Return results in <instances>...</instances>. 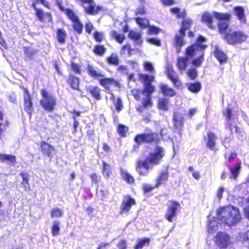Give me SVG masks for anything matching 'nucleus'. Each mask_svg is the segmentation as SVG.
<instances>
[{"instance_id": "obj_31", "label": "nucleus", "mask_w": 249, "mask_h": 249, "mask_svg": "<svg viewBox=\"0 0 249 249\" xmlns=\"http://www.w3.org/2000/svg\"><path fill=\"white\" fill-rule=\"evenodd\" d=\"M19 175L22 178L21 184L24 188L25 190L29 191L30 189V185L29 183V175L25 171H22L19 173Z\"/></svg>"}, {"instance_id": "obj_41", "label": "nucleus", "mask_w": 249, "mask_h": 249, "mask_svg": "<svg viewBox=\"0 0 249 249\" xmlns=\"http://www.w3.org/2000/svg\"><path fill=\"white\" fill-rule=\"evenodd\" d=\"M102 173L106 178H108L112 174L111 166L104 160L102 161Z\"/></svg>"}, {"instance_id": "obj_38", "label": "nucleus", "mask_w": 249, "mask_h": 249, "mask_svg": "<svg viewBox=\"0 0 249 249\" xmlns=\"http://www.w3.org/2000/svg\"><path fill=\"white\" fill-rule=\"evenodd\" d=\"M107 49L104 45L100 44L94 45L92 52L93 53L98 56H103L106 53Z\"/></svg>"}, {"instance_id": "obj_48", "label": "nucleus", "mask_w": 249, "mask_h": 249, "mask_svg": "<svg viewBox=\"0 0 249 249\" xmlns=\"http://www.w3.org/2000/svg\"><path fill=\"white\" fill-rule=\"evenodd\" d=\"M117 131L121 137H125L128 131V127L123 124H119L117 127Z\"/></svg>"}, {"instance_id": "obj_1", "label": "nucleus", "mask_w": 249, "mask_h": 249, "mask_svg": "<svg viewBox=\"0 0 249 249\" xmlns=\"http://www.w3.org/2000/svg\"><path fill=\"white\" fill-rule=\"evenodd\" d=\"M140 78L143 84V89H133L131 90L130 93L137 101L141 99L142 95H145V97L142 100V105L137 108L138 111L142 112L144 108L153 106L151 95L155 91L156 89L154 86L152 85V82L154 81L155 76L146 74H141Z\"/></svg>"}, {"instance_id": "obj_34", "label": "nucleus", "mask_w": 249, "mask_h": 249, "mask_svg": "<svg viewBox=\"0 0 249 249\" xmlns=\"http://www.w3.org/2000/svg\"><path fill=\"white\" fill-rule=\"evenodd\" d=\"M67 35L65 30L63 28H58L56 31V37L57 41L60 44L66 42Z\"/></svg>"}, {"instance_id": "obj_53", "label": "nucleus", "mask_w": 249, "mask_h": 249, "mask_svg": "<svg viewBox=\"0 0 249 249\" xmlns=\"http://www.w3.org/2000/svg\"><path fill=\"white\" fill-rule=\"evenodd\" d=\"M94 40L98 43L102 42L104 40V34L101 32L95 31L93 34Z\"/></svg>"}, {"instance_id": "obj_8", "label": "nucleus", "mask_w": 249, "mask_h": 249, "mask_svg": "<svg viewBox=\"0 0 249 249\" xmlns=\"http://www.w3.org/2000/svg\"><path fill=\"white\" fill-rule=\"evenodd\" d=\"M134 141L138 145L142 143H149L157 145L160 142V138L158 133L149 132L136 135Z\"/></svg>"}, {"instance_id": "obj_55", "label": "nucleus", "mask_w": 249, "mask_h": 249, "mask_svg": "<svg viewBox=\"0 0 249 249\" xmlns=\"http://www.w3.org/2000/svg\"><path fill=\"white\" fill-rule=\"evenodd\" d=\"M155 188V185L152 186L147 183H144L142 185V190L144 194H147L152 191Z\"/></svg>"}, {"instance_id": "obj_51", "label": "nucleus", "mask_w": 249, "mask_h": 249, "mask_svg": "<svg viewBox=\"0 0 249 249\" xmlns=\"http://www.w3.org/2000/svg\"><path fill=\"white\" fill-rule=\"evenodd\" d=\"M148 28L147 34L149 35H157L161 31V29L160 28L153 25H149Z\"/></svg>"}, {"instance_id": "obj_42", "label": "nucleus", "mask_w": 249, "mask_h": 249, "mask_svg": "<svg viewBox=\"0 0 249 249\" xmlns=\"http://www.w3.org/2000/svg\"><path fill=\"white\" fill-rule=\"evenodd\" d=\"M141 33L134 30H130L128 33V37L134 41H138L139 44H141L142 40L141 38Z\"/></svg>"}, {"instance_id": "obj_13", "label": "nucleus", "mask_w": 249, "mask_h": 249, "mask_svg": "<svg viewBox=\"0 0 249 249\" xmlns=\"http://www.w3.org/2000/svg\"><path fill=\"white\" fill-rule=\"evenodd\" d=\"M23 109L28 114L29 118H31L34 111L32 97L28 89L23 88Z\"/></svg>"}, {"instance_id": "obj_43", "label": "nucleus", "mask_w": 249, "mask_h": 249, "mask_svg": "<svg viewBox=\"0 0 249 249\" xmlns=\"http://www.w3.org/2000/svg\"><path fill=\"white\" fill-rule=\"evenodd\" d=\"M170 12L175 14L177 16V18H178L184 19L186 16V12L185 10L180 11V9L178 7H174L170 9Z\"/></svg>"}, {"instance_id": "obj_12", "label": "nucleus", "mask_w": 249, "mask_h": 249, "mask_svg": "<svg viewBox=\"0 0 249 249\" xmlns=\"http://www.w3.org/2000/svg\"><path fill=\"white\" fill-rule=\"evenodd\" d=\"M169 202L170 204L168 205L164 216L169 222H172L176 219L178 213L181 209V206L179 202L175 200H171Z\"/></svg>"}, {"instance_id": "obj_11", "label": "nucleus", "mask_w": 249, "mask_h": 249, "mask_svg": "<svg viewBox=\"0 0 249 249\" xmlns=\"http://www.w3.org/2000/svg\"><path fill=\"white\" fill-rule=\"evenodd\" d=\"M83 7L85 14L89 15H97L105 11L103 6L96 5L94 0H74Z\"/></svg>"}, {"instance_id": "obj_49", "label": "nucleus", "mask_w": 249, "mask_h": 249, "mask_svg": "<svg viewBox=\"0 0 249 249\" xmlns=\"http://www.w3.org/2000/svg\"><path fill=\"white\" fill-rule=\"evenodd\" d=\"M25 57L28 59H32L36 53V51L31 49L29 47L25 46L23 48Z\"/></svg>"}, {"instance_id": "obj_25", "label": "nucleus", "mask_w": 249, "mask_h": 249, "mask_svg": "<svg viewBox=\"0 0 249 249\" xmlns=\"http://www.w3.org/2000/svg\"><path fill=\"white\" fill-rule=\"evenodd\" d=\"M87 92L96 100L99 101L102 98L101 89L97 86H90L87 88Z\"/></svg>"}, {"instance_id": "obj_44", "label": "nucleus", "mask_w": 249, "mask_h": 249, "mask_svg": "<svg viewBox=\"0 0 249 249\" xmlns=\"http://www.w3.org/2000/svg\"><path fill=\"white\" fill-rule=\"evenodd\" d=\"M150 240L149 238H144L138 240L137 244L134 246V249H142L145 246H149Z\"/></svg>"}, {"instance_id": "obj_62", "label": "nucleus", "mask_w": 249, "mask_h": 249, "mask_svg": "<svg viewBox=\"0 0 249 249\" xmlns=\"http://www.w3.org/2000/svg\"><path fill=\"white\" fill-rule=\"evenodd\" d=\"M117 247L119 249H127V245L126 241L124 239L120 240L117 244Z\"/></svg>"}, {"instance_id": "obj_29", "label": "nucleus", "mask_w": 249, "mask_h": 249, "mask_svg": "<svg viewBox=\"0 0 249 249\" xmlns=\"http://www.w3.org/2000/svg\"><path fill=\"white\" fill-rule=\"evenodd\" d=\"M160 89L161 92L165 96L173 97L177 94L176 91L172 88L165 84H161L160 85Z\"/></svg>"}, {"instance_id": "obj_57", "label": "nucleus", "mask_w": 249, "mask_h": 249, "mask_svg": "<svg viewBox=\"0 0 249 249\" xmlns=\"http://www.w3.org/2000/svg\"><path fill=\"white\" fill-rule=\"evenodd\" d=\"M90 178L92 184H98L100 181V176L97 173H93L90 175Z\"/></svg>"}, {"instance_id": "obj_24", "label": "nucleus", "mask_w": 249, "mask_h": 249, "mask_svg": "<svg viewBox=\"0 0 249 249\" xmlns=\"http://www.w3.org/2000/svg\"><path fill=\"white\" fill-rule=\"evenodd\" d=\"M184 118L183 115L179 112H175L173 116L174 126L177 129L181 131L183 129Z\"/></svg>"}, {"instance_id": "obj_60", "label": "nucleus", "mask_w": 249, "mask_h": 249, "mask_svg": "<svg viewBox=\"0 0 249 249\" xmlns=\"http://www.w3.org/2000/svg\"><path fill=\"white\" fill-rule=\"evenodd\" d=\"M71 66L72 70V71L77 74H81V70L80 66L74 62H71Z\"/></svg>"}, {"instance_id": "obj_46", "label": "nucleus", "mask_w": 249, "mask_h": 249, "mask_svg": "<svg viewBox=\"0 0 249 249\" xmlns=\"http://www.w3.org/2000/svg\"><path fill=\"white\" fill-rule=\"evenodd\" d=\"M168 100L165 98L159 99L157 106L159 109L167 111L168 109Z\"/></svg>"}, {"instance_id": "obj_58", "label": "nucleus", "mask_w": 249, "mask_h": 249, "mask_svg": "<svg viewBox=\"0 0 249 249\" xmlns=\"http://www.w3.org/2000/svg\"><path fill=\"white\" fill-rule=\"evenodd\" d=\"M146 41L149 43L156 46L160 47L161 45L160 40L157 38H148L146 39Z\"/></svg>"}, {"instance_id": "obj_59", "label": "nucleus", "mask_w": 249, "mask_h": 249, "mask_svg": "<svg viewBox=\"0 0 249 249\" xmlns=\"http://www.w3.org/2000/svg\"><path fill=\"white\" fill-rule=\"evenodd\" d=\"M192 24V20L190 19H184L182 20L181 22V26L182 28L185 29V30H189Z\"/></svg>"}, {"instance_id": "obj_27", "label": "nucleus", "mask_w": 249, "mask_h": 249, "mask_svg": "<svg viewBox=\"0 0 249 249\" xmlns=\"http://www.w3.org/2000/svg\"><path fill=\"white\" fill-rule=\"evenodd\" d=\"M213 14L212 15L208 12H205L201 16V22L206 24L207 26L211 29H214L215 28V26L213 24Z\"/></svg>"}, {"instance_id": "obj_63", "label": "nucleus", "mask_w": 249, "mask_h": 249, "mask_svg": "<svg viewBox=\"0 0 249 249\" xmlns=\"http://www.w3.org/2000/svg\"><path fill=\"white\" fill-rule=\"evenodd\" d=\"M162 4L164 6H169L175 4V0H160Z\"/></svg>"}, {"instance_id": "obj_36", "label": "nucleus", "mask_w": 249, "mask_h": 249, "mask_svg": "<svg viewBox=\"0 0 249 249\" xmlns=\"http://www.w3.org/2000/svg\"><path fill=\"white\" fill-rule=\"evenodd\" d=\"M241 169V162H237L233 166L230 167V171L231 173L230 178L236 179L239 175Z\"/></svg>"}, {"instance_id": "obj_32", "label": "nucleus", "mask_w": 249, "mask_h": 249, "mask_svg": "<svg viewBox=\"0 0 249 249\" xmlns=\"http://www.w3.org/2000/svg\"><path fill=\"white\" fill-rule=\"evenodd\" d=\"M224 115L226 117V120L228 121L227 123L228 128L229 130L231 131V134L229 137V139H233L234 137L233 135V133L232 132V124L231 123L229 122L231 120V117L232 115V110L230 108H228L226 109V111L224 112Z\"/></svg>"}, {"instance_id": "obj_14", "label": "nucleus", "mask_w": 249, "mask_h": 249, "mask_svg": "<svg viewBox=\"0 0 249 249\" xmlns=\"http://www.w3.org/2000/svg\"><path fill=\"white\" fill-rule=\"evenodd\" d=\"M137 204L135 199L130 195H126L121 202L119 210V214H128L133 206Z\"/></svg>"}, {"instance_id": "obj_9", "label": "nucleus", "mask_w": 249, "mask_h": 249, "mask_svg": "<svg viewBox=\"0 0 249 249\" xmlns=\"http://www.w3.org/2000/svg\"><path fill=\"white\" fill-rule=\"evenodd\" d=\"M35 1L32 4V7L35 10V15L38 19L42 22H52L53 21V17L51 12H47L44 13L42 9L36 7V4L40 3L47 9H50V5L49 2L46 0H35Z\"/></svg>"}, {"instance_id": "obj_35", "label": "nucleus", "mask_w": 249, "mask_h": 249, "mask_svg": "<svg viewBox=\"0 0 249 249\" xmlns=\"http://www.w3.org/2000/svg\"><path fill=\"white\" fill-rule=\"evenodd\" d=\"M120 174L123 179L127 184H132L135 183L134 177L126 170L121 169Z\"/></svg>"}, {"instance_id": "obj_7", "label": "nucleus", "mask_w": 249, "mask_h": 249, "mask_svg": "<svg viewBox=\"0 0 249 249\" xmlns=\"http://www.w3.org/2000/svg\"><path fill=\"white\" fill-rule=\"evenodd\" d=\"M248 36L243 31L229 29L227 34L223 36V39L229 45L235 46L241 44L247 41Z\"/></svg>"}, {"instance_id": "obj_26", "label": "nucleus", "mask_w": 249, "mask_h": 249, "mask_svg": "<svg viewBox=\"0 0 249 249\" xmlns=\"http://www.w3.org/2000/svg\"><path fill=\"white\" fill-rule=\"evenodd\" d=\"M0 161L14 166L17 163V158L14 155L0 153Z\"/></svg>"}, {"instance_id": "obj_64", "label": "nucleus", "mask_w": 249, "mask_h": 249, "mask_svg": "<svg viewBox=\"0 0 249 249\" xmlns=\"http://www.w3.org/2000/svg\"><path fill=\"white\" fill-rule=\"evenodd\" d=\"M136 15H144L146 14V10L144 6L137 8L135 12Z\"/></svg>"}, {"instance_id": "obj_3", "label": "nucleus", "mask_w": 249, "mask_h": 249, "mask_svg": "<svg viewBox=\"0 0 249 249\" xmlns=\"http://www.w3.org/2000/svg\"><path fill=\"white\" fill-rule=\"evenodd\" d=\"M206 38L199 35L196 38L195 43L188 45L185 50V55L189 59L194 58L198 54L196 58L192 59V63L196 67H199L204 60V51L207 47L205 44Z\"/></svg>"}, {"instance_id": "obj_22", "label": "nucleus", "mask_w": 249, "mask_h": 249, "mask_svg": "<svg viewBox=\"0 0 249 249\" xmlns=\"http://www.w3.org/2000/svg\"><path fill=\"white\" fill-rule=\"evenodd\" d=\"M213 53L220 64L226 63L228 62L227 54L218 46H215Z\"/></svg>"}, {"instance_id": "obj_18", "label": "nucleus", "mask_w": 249, "mask_h": 249, "mask_svg": "<svg viewBox=\"0 0 249 249\" xmlns=\"http://www.w3.org/2000/svg\"><path fill=\"white\" fill-rule=\"evenodd\" d=\"M217 139V137L213 132H208L207 133V137L204 138L207 148L211 150L215 151Z\"/></svg>"}, {"instance_id": "obj_2", "label": "nucleus", "mask_w": 249, "mask_h": 249, "mask_svg": "<svg viewBox=\"0 0 249 249\" xmlns=\"http://www.w3.org/2000/svg\"><path fill=\"white\" fill-rule=\"evenodd\" d=\"M165 156L164 149L160 146H156L155 150L148 153L144 159H139L136 163L135 170L141 176H147L150 170L154 166L159 165Z\"/></svg>"}, {"instance_id": "obj_15", "label": "nucleus", "mask_w": 249, "mask_h": 249, "mask_svg": "<svg viewBox=\"0 0 249 249\" xmlns=\"http://www.w3.org/2000/svg\"><path fill=\"white\" fill-rule=\"evenodd\" d=\"M166 74L176 88L180 89L182 87V82L180 80L179 76L175 71L172 66H167L166 69Z\"/></svg>"}, {"instance_id": "obj_52", "label": "nucleus", "mask_w": 249, "mask_h": 249, "mask_svg": "<svg viewBox=\"0 0 249 249\" xmlns=\"http://www.w3.org/2000/svg\"><path fill=\"white\" fill-rule=\"evenodd\" d=\"M63 211L57 207L53 208L50 212V215L52 218L59 217L63 215Z\"/></svg>"}, {"instance_id": "obj_37", "label": "nucleus", "mask_w": 249, "mask_h": 249, "mask_svg": "<svg viewBox=\"0 0 249 249\" xmlns=\"http://www.w3.org/2000/svg\"><path fill=\"white\" fill-rule=\"evenodd\" d=\"M55 5L57 6L60 12H64L67 17H69L74 12L70 8H65L62 0H55Z\"/></svg>"}, {"instance_id": "obj_28", "label": "nucleus", "mask_w": 249, "mask_h": 249, "mask_svg": "<svg viewBox=\"0 0 249 249\" xmlns=\"http://www.w3.org/2000/svg\"><path fill=\"white\" fill-rule=\"evenodd\" d=\"M185 44L186 42L184 40V37L177 35L175 36L173 45L176 49L178 53L180 52L182 46Z\"/></svg>"}, {"instance_id": "obj_50", "label": "nucleus", "mask_w": 249, "mask_h": 249, "mask_svg": "<svg viewBox=\"0 0 249 249\" xmlns=\"http://www.w3.org/2000/svg\"><path fill=\"white\" fill-rule=\"evenodd\" d=\"M60 222L58 221L53 222L51 227V232L53 236H55L59 234L60 231Z\"/></svg>"}, {"instance_id": "obj_19", "label": "nucleus", "mask_w": 249, "mask_h": 249, "mask_svg": "<svg viewBox=\"0 0 249 249\" xmlns=\"http://www.w3.org/2000/svg\"><path fill=\"white\" fill-rule=\"evenodd\" d=\"M40 150L43 155L52 158L53 153L55 151L54 147L45 141H41L40 142Z\"/></svg>"}, {"instance_id": "obj_16", "label": "nucleus", "mask_w": 249, "mask_h": 249, "mask_svg": "<svg viewBox=\"0 0 249 249\" xmlns=\"http://www.w3.org/2000/svg\"><path fill=\"white\" fill-rule=\"evenodd\" d=\"M230 242V237L226 233L218 232L215 236V243L220 248H226Z\"/></svg>"}, {"instance_id": "obj_54", "label": "nucleus", "mask_w": 249, "mask_h": 249, "mask_svg": "<svg viewBox=\"0 0 249 249\" xmlns=\"http://www.w3.org/2000/svg\"><path fill=\"white\" fill-rule=\"evenodd\" d=\"M186 73L191 80H195L197 77V72L196 69L192 68L188 70Z\"/></svg>"}, {"instance_id": "obj_23", "label": "nucleus", "mask_w": 249, "mask_h": 249, "mask_svg": "<svg viewBox=\"0 0 249 249\" xmlns=\"http://www.w3.org/2000/svg\"><path fill=\"white\" fill-rule=\"evenodd\" d=\"M67 83L73 90H80V79L72 73H70L66 79Z\"/></svg>"}, {"instance_id": "obj_40", "label": "nucleus", "mask_w": 249, "mask_h": 249, "mask_svg": "<svg viewBox=\"0 0 249 249\" xmlns=\"http://www.w3.org/2000/svg\"><path fill=\"white\" fill-rule=\"evenodd\" d=\"M111 38H114L115 41L119 43L122 44L125 39V36L122 34H118L115 30H112L109 33Z\"/></svg>"}, {"instance_id": "obj_6", "label": "nucleus", "mask_w": 249, "mask_h": 249, "mask_svg": "<svg viewBox=\"0 0 249 249\" xmlns=\"http://www.w3.org/2000/svg\"><path fill=\"white\" fill-rule=\"evenodd\" d=\"M41 99L39 103L44 110L52 112L57 105V98L50 91L47 89L40 90Z\"/></svg>"}, {"instance_id": "obj_20", "label": "nucleus", "mask_w": 249, "mask_h": 249, "mask_svg": "<svg viewBox=\"0 0 249 249\" xmlns=\"http://www.w3.org/2000/svg\"><path fill=\"white\" fill-rule=\"evenodd\" d=\"M169 173L167 168L164 170L160 171L155 178V187L159 188L168 180Z\"/></svg>"}, {"instance_id": "obj_10", "label": "nucleus", "mask_w": 249, "mask_h": 249, "mask_svg": "<svg viewBox=\"0 0 249 249\" xmlns=\"http://www.w3.org/2000/svg\"><path fill=\"white\" fill-rule=\"evenodd\" d=\"M214 18L219 21L217 23L218 32L223 36L227 33L230 26V21L231 18V14L228 13H222L216 11L213 12Z\"/></svg>"}, {"instance_id": "obj_47", "label": "nucleus", "mask_w": 249, "mask_h": 249, "mask_svg": "<svg viewBox=\"0 0 249 249\" xmlns=\"http://www.w3.org/2000/svg\"><path fill=\"white\" fill-rule=\"evenodd\" d=\"M132 49L129 44H126L123 45L120 51V53L121 55L127 54L130 56L132 55Z\"/></svg>"}, {"instance_id": "obj_61", "label": "nucleus", "mask_w": 249, "mask_h": 249, "mask_svg": "<svg viewBox=\"0 0 249 249\" xmlns=\"http://www.w3.org/2000/svg\"><path fill=\"white\" fill-rule=\"evenodd\" d=\"M213 221L212 220H209L208 221V224L207 226V231L210 234L213 233L216 230L217 226L214 225H212Z\"/></svg>"}, {"instance_id": "obj_5", "label": "nucleus", "mask_w": 249, "mask_h": 249, "mask_svg": "<svg viewBox=\"0 0 249 249\" xmlns=\"http://www.w3.org/2000/svg\"><path fill=\"white\" fill-rule=\"evenodd\" d=\"M87 73L89 75L94 79H98L99 84L106 90H110V86L120 88L122 87L121 82L112 77H105L102 71L98 68L92 65L88 64L87 67Z\"/></svg>"}, {"instance_id": "obj_45", "label": "nucleus", "mask_w": 249, "mask_h": 249, "mask_svg": "<svg viewBox=\"0 0 249 249\" xmlns=\"http://www.w3.org/2000/svg\"><path fill=\"white\" fill-rule=\"evenodd\" d=\"M107 63L109 65L118 66L119 64V59L116 53H112L106 58Z\"/></svg>"}, {"instance_id": "obj_21", "label": "nucleus", "mask_w": 249, "mask_h": 249, "mask_svg": "<svg viewBox=\"0 0 249 249\" xmlns=\"http://www.w3.org/2000/svg\"><path fill=\"white\" fill-rule=\"evenodd\" d=\"M234 15L242 24H245L247 22V17L244 8L242 6H236L233 8Z\"/></svg>"}, {"instance_id": "obj_17", "label": "nucleus", "mask_w": 249, "mask_h": 249, "mask_svg": "<svg viewBox=\"0 0 249 249\" xmlns=\"http://www.w3.org/2000/svg\"><path fill=\"white\" fill-rule=\"evenodd\" d=\"M68 18L72 22V27L74 31L78 34H82L83 29V25L81 22L78 16L73 12Z\"/></svg>"}, {"instance_id": "obj_56", "label": "nucleus", "mask_w": 249, "mask_h": 249, "mask_svg": "<svg viewBox=\"0 0 249 249\" xmlns=\"http://www.w3.org/2000/svg\"><path fill=\"white\" fill-rule=\"evenodd\" d=\"M115 109L117 112L121 111L123 108V101L120 97H118L114 102H113Z\"/></svg>"}, {"instance_id": "obj_39", "label": "nucleus", "mask_w": 249, "mask_h": 249, "mask_svg": "<svg viewBox=\"0 0 249 249\" xmlns=\"http://www.w3.org/2000/svg\"><path fill=\"white\" fill-rule=\"evenodd\" d=\"M135 21L142 29L148 28L150 25L149 20L146 18H135Z\"/></svg>"}, {"instance_id": "obj_4", "label": "nucleus", "mask_w": 249, "mask_h": 249, "mask_svg": "<svg viewBox=\"0 0 249 249\" xmlns=\"http://www.w3.org/2000/svg\"><path fill=\"white\" fill-rule=\"evenodd\" d=\"M216 216L219 221L229 226L236 224L241 219L238 208L231 205L219 207Z\"/></svg>"}, {"instance_id": "obj_33", "label": "nucleus", "mask_w": 249, "mask_h": 249, "mask_svg": "<svg viewBox=\"0 0 249 249\" xmlns=\"http://www.w3.org/2000/svg\"><path fill=\"white\" fill-rule=\"evenodd\" d=\"M188 90L192 93H197L201 89V84L199 81L190 82L187 84Z\"/></svg>"}, {"instance_id": "obj_30", "label": "nucleus", "mask_w": 249, "mask_h": 249, "mask_svg": "<svg viewBox=\"0 0 249 249\" xmlns=\"http://www.w3.org/2000/svg\"><path fill=\"white\" fill-rule=\"evenodd\" d=\"M186 56H179L177 59L176 65L178 70L181 71H184L187 67L188 61L189 60Z\"/></svg>"}]
</instances>
